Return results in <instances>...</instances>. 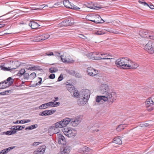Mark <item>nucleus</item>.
I'll return each mask as SVG.
<instances>
[{"label":"nucleus","instance_id":"f257e3e1","mask_svg":"<svg viewBox=\"0 0 154 154\" xmlns=\"http://www.w3.org/2000/svg\"><path fill=\"white\" fill-rule=\"evenodd\" d=\"M115 63L118 67L123 69H135L139 66L137 63L133 62L128 57L118 59Z\"/></svg>","mask_w":154,"mask_h":154},{"label":"nucleus","instance_id":"f03ea898","mask_svg":"<svg viewBox=\"0 0 154 154\" xmlns=\"http://www.w3.org/2000/svg\"><path fill=\"white\" fill-rule=\"evenodd\" d=\"M100 92L104 94L106 97H107V95L111 94L112 96L111 99H112V103H113L114 100L117 97L116 93L115 92H111L109 91V87L108 85L106 84L102 85L100 87Z\"/></svg>","mask_w":154,"mask_h":154},{"label":"nucleus","instance_id":"7ed1b4c3","mask_svg":"<svg viewBox=\"0 0 154 154\" xmlns=\"http://www.w3.org/2000/svg\"><path fill=\"white\" fill-rule=\"evenodd\" d=\"M64 134L69 137L75 136L77 134V131L74 129L71 128L64 129L63 130Z\"/></svg>","mask_w":154,"mask_h":154},{"label":"nucleus","instance_id":"20e7f679","mask_svg":"<svg viewBox=\"0 0 154 154\" xmlns=\"http://www.w3.org/2000/svg\"><path fill=\"white\" fill-rule=\"evenodd\" d=\"M144 49L149 53L152 54L154 53V42L149 41L144 46Z\"/></svg>","mask_w":154,"mask_h":154},{"label":"nucleus","instance_id":"39448f33","mask_svg":"<svg viewBox=\"0 0 154 154\" xmlns=\"http://www.w3.org/2000/svg\"><path fill=\"white\" fill-rule=\"evenodd\" d=\"M60 58L62 61L66 63H71L74 61L71 57L67 54H64L63 55H61L60 56Z\"/></svg>","mask_w":154,"mask_h":154},{"label":"nucleus","instance_id":"423d86ee","mask_svg":"<svg viewBox=\"0 0 154 154\" xmlns=\"http://www.w3.org/2000/svg\"><path fill=\"white\" fill-rule=\"evenodd\" d=\"M82 120V116H79L70 119L71 123L73 127L77 126Z\"/></svg>","mask_w":154,"mask_h":154},{"label":"nucleus","instance_id":"0eeeda50","mask_svg":"<svg viewBox=\"0 0 154 154\" xmlns=\"http://www.w3.org/2000/svg\"><path fill=\"white\" fill-rule=\"evenodd\" d=\"M90 95V91L87 89L82 90L80 94V97H83V99H85L86 100H88Z\"/></svg>","mask_w":154,"mask_h":154},{"label":"nucleus","instance_id":"6e6552de","mask_svg":"<svg viewBox=\"0 0 154 154\" xmlns=\"http://www.w3.org/2000/svg\"><path fill=\"white\" fill-rule=\"evenodd\" d=\"M99 53L97 52H91L88 54L87 56L89 58L94 60H99V59H107L106 57H100L99 56Z\"/></svg>","mask_w":154,"mask_h":154},{"label":"nucleus","instance_id":"1a4fd4ad","mask_svg":"<svg viewBox=\"0 0 154 154\" xmlns=\"http://www.w3.org/2000/svg\"><path fill=\"white\" fill-rule=\"evenodd\" d=\"M87 8L91 9H94L95 10H98L100 9L101 8H102L99 6H95L91 2H89L86 3L83 5V7H82V10H84L83 8Z\"/></svg>","mask_w":154,"mask_h":154},{"label":"nucleus","instance_id":"9d476101","mask_svg":"<svg viewBox=\"0 0 154 154\" xmlns=\"http://www.w3.org/2000/svg\"><path fill=\"white\" fill-rule=\"evenodd\" d=\"M112 96L110 94L108 95L107 97L104 95L98 96L96 97V101L97 102H99L102 100L106 102L108 100H109L111 99Z\"/></svg>","mask_w":154,"mask_h":154},{"label":"nucleus","instance_id":"9b49d317","mask_svg":"<svg viewBox=\"0 0 154 154\" xmlns=\"http://www.w3.org/2000/svg\"><path fill=\"white\" fill-rule=\"evenodd\" d=\"M85 18H82V19H96L100 18L103 19L100 15L97 14H90L85 17Z\"/></svg>","mask_w":154,"mask_h":154},{"label":"nucleus","instance_id":"f8f14e48","mask_svg":"<svg viewBox=\"0 0 154 154\" xmlns=\"http://www.w3.org/2000/svg\"><path fill=\"white\" fill-rule=\"evenodd\" d=\"M87 72L90 76H94L98 74V71L91 67H88Z\"/></svg>","mask_w":154,"mask_h":154},{"label":"nucleus","instance_id":"ddd939ff","mask_svg":"<svg viewBox=\"0 0 154 154\" xmlns=\"http://www.w3.org/2000/svg\"><path fill=\"white\" fill-rule=\"evenodd\" d=\"M92 150L88 147L87 146H82L79 149V152L82 153L87 154L89 152H92Z\"/></svg>","mask_w":154,"mask_h":154},{"label":"nucleus","instance_id":"4468645a","mask_svg":"<svg viewBox=\"0 0 154 154\" xmlns=\"http://www.w3.org/2000/svg\"><path fill=\"white\" fill-rule=\"evenodd\" d=\"M74 23V20H64L60 23V26H71Z\"/></svg>","mask_w":154,"mask_h":154},{"label":"nucleus","instance_id":"2eb2a0df","mask_svg":"<svg viewBox=\"0 0 154 154\" xmlns=\"http://www.w3.org/2000/svg\"><path fill=\"white\" fill-rule=\"evenodd\" d=\"M59 129L56 127V126L53 125L50 127L49 129V133L51 134H58L59 132Z\"/></svg>","mask_w":154,"mask_h":154},{"label":"nucleus","instance_id":"dca6fc26","mask_svg":"<svg viewBox=\"0 0 154 154\" xmlns=\"http://www.w3.org/2000/svg\"><path fill=\"white\" fill-rule=\"evenodd\" d=\"M58 142L59 144L63 145L66 143V140L63 136L60 134H57Z\"/></svg>","mask_w":154,"mask_h":154},{"label":"nucleus","instance_id":"f3484780","mask_svg":"<svg viewBox=\"0 0 154 154\" xmlns=\"http://www.w3.org/2000/svg\"><path fill=\"white\" fill-rule=\"evenodd\" d=\"M55 111V110H45L40 112L39 115L42 116L50 115L54 113Z\"/></svg>","mask_w":154,"mask_h":154},{"label":"nucleus","instance_id":"a211bd4d","mask_svg":"<svg viewBox=\"0 0 154 154\" xmlns=\"http://www.w3.org/2000/svg\"><path fill=\"white\" fill-rule=\"evenodd\" d=\"M50 37V35L48 34H45L42 35L41 37L37 38L35 40V41L36 42H40L42 41L45 40L48 38Z\"/></svg>","mask_w":154,"mask_h":154},{"label":"nucleus","instance_id":"6ab92c4d","mask_svg":"<svg viewBox=\"0 0 154 154\" xmlns=\"http://www.w3.org/2000/svg\"><path fill=\"white\" fill-rule=\"evenodd\" d=\"M87 101L88 100H86L85 99H83V97H80V96L78 99L77 103L79 105H83L85 104Z\"/></svg>","mask_w":154,"mask_h":154},{"label":"nucleus","instance_id":"aec40b11","mask_svg":"<svg viewBox=\"0 0 154 154\" xmlns=\"http://www.w3.org/2000/svg\"><path fill=\"white\" fill-rule=\"evenodd\" d=\"M70 119L69 118H66L61 121L63 127H66L70 122Z\"/></svg>","mask_w":154,"mask_h":154},{"label":"nucleus","instance_id":"412c9836","mask_svg":"<svg viewBox=\"0 0 154 154\" xmlns=\"http://www.w3.org/2000/svg\"><path fill=\"white\" fill-rule=\"evenodd\" d=\"M29 26H30L32 29H34L37 28L39 26L38 24L34 21H31L29 23Z\"/></svg>","mask_w":154,"mask_h":154},{"label":"nucleus","instance_id":"4be33fe9","mask_svg":"<svg viewBox=\"0 0 154 154\" xmlns=\"http://www.w3.org/2000/svg\"><path fill=\"white\" fill-rule=\"evenodd\" d=\"M63 154H68L70 152V147L66 146L64 147L61 152Z\"/></svg>","mask_w":154,"mask_h":154},{"label":"nucleus","instance_id":"5701e85b","mask_svg":"<svg viewBox=\"0 0 154 154\" xmlns=\"http://www.w3.org/2000/svg\"><path fill=\"white\" fill-rule=\"evenodd\" d=\"M25 127L24 126H20L19 125L17 126H14L12 127L10 129H13L14 131L16 130H21L24 128Z\"/></svg>","mask_w":154,"mask_h":154},{"label":"nucleus","instance_id":"b1692460","mask_svg":"<svg viewBox=\"0 0 154 154\" xmlns=\"http://www.w3.org/2000/svg\"><path fill=\"white\" fill-rule=\"evenodd\" d=\"M46 149V146L44 145H43L40 146L37 149L40 154H43L45 152Z\"/></svg>","mask_w":154,"mask_h":154},{"label":"nucleus","instance_id":"393cba45","mask_svg":"<svg viewBox=\"0 0 154 154\" xmlns=\"http://www.w3.org/2000/svg\"><path fill=\"white\" fill-rule=\"evenodd\" d=\"M5 81L7 83L8 86L9 87L13 84L14 80L11 77H9L8 78L7 80Z\"/></svg>","mask_w":154,"mask_h":154},{"label":"nucleus","instance_id":"a878e982","mask_svg":"<svg viewBox=\"0 0 154 154\" xmlns=\"http://www.w3.org/2000/svg\"><path fill=\"white\" fill-rule=\"evenodd\" d=\"M113 142L118 144H121L122 143L121 139L120 137L115 138L113 139Z\"/></svg>","mask_w":154,"mask_h":154},{"label":"nucleus","instance_id":"bb28decb","mask_svg":"<svg viewBox=\"0 0 154 154\" xmlns=\"http://www.w3.org/2000/svg\"><path fill=\"white\" fill-rule=\"evenodd\" d=\"M63 3L65 7L68 8H69L71 3V2H69L68 0L63 1Z\"/></svg>","mask_w":154,"mask_h":154},{"label":"nucleus","instance_id":"cd10ccee","mask_svg":"<svg viewBox=\"0 0 154 154\" xmlns=\"http://www.w3.org/2000/svg\"><path fill=\"white\" fill-rule=\"evenodd\" d=\"M107 20H88L91 21L93 22L96 23H102L104 22H108L107 21Z\"/></svg>","mask_w":154,"mask_h":154},{"label":"nucleus","instance_id":"c85d7f7f","mask_svg":"<svg viewBox=\"0 0 154 154\" xmlns=\"http://www.w3.org/2000/svg\"><path fill=\"white\" fill-rule=\"evenodd\" d=\"M8 87L7 83L5 81L4 82L0 83V88L4 89Z\"/></svg>","mask_w":154,"mask_h":154},{"label":"nucleus","instance_id":"c756f323","mask_svg":"<svg viewBox=\"0 0 154 154\" xmlns=\"http://www.w3.org/2000/svg\"><path fill=\"white\" fill-rule=\"evenodd\" d=\"M126 125L127 124L120 125L116 128V130L117 131H119L123 129L126 126Z\"/></svg>","mask_w":154,"mask_h":154},{"label":"nucleus","instance_id":"7c9ffc66","mask_svg":"<svg viewBox=\"0 0 154 154\" xmlns=\"http://www.w3.org/2000/svg\"><path fill=\"white\" fill-rule=\"evenodd\" d=\"M142 32H140V35H142V37H143L144 38H149L150 39H152L154 40V35H149L148 36L146 35V34H145V35H144L143 34V35L141 33Z\"/></svg>","mask_w":154,"mask_h":154},{"label":"nucleus","instance_id":"2f4dec72","mask_svg":"<svg viewBox=\"0 0 154 154\" xmlns=\"http://www.w3.org/2000/svg\"><path fill=\"white\" fill-rule=\"evenodd\" d=\"M17 133V131H14V130L12 131H8L7 132H4V133L8 135H11L13 134H15Z\"/></svg>","mask_w":154,"mask_h":154},{"label":"nucleus","instance_id":"473e14b6","mask_svg":"<svg viewBox=\"0 0 154 154\" xmlns=\"http://www.w3.org/2000/svg\"><path fill=\"white\" fill-rule=\"evenodd\" d=\"M71 94L73 96L75 97H77L79 94L78 91L76 89H75L73 91L71 92Z\"/></svg>","mask_w":154,"mask_h":154},{"label":"nucleus","instance_id":"72a5a7b5","mask_svg":"<svg viewBox=\"0 0 154 154\" xmlns=\"http://www.w3.org/2000/svg\"><path fill=\"white\" fill-rule=\"evenodd\" d=\"M98 56H99L100 57H106V58L107 59H105L110 60L112 59V58H110L107 55V54H99ZM100 59H99V60Z\"/></svg>","mask_w":154,"mask_h":154},{"label":"nucleus","instance_id":"f704fd0d","mask_svg":"<svg viewBox=\"0 0 154 154\" xmlns=\"http://www.w3.org/2000/svg\"><path fill=\"white\" fill-rule=\"evenodd\" d=\"M69 8L72 9L73 10H78L79 9H80L81 8L78 7L76 5H75L72 3H71V6H70Z\"/></svg>","mask_w":154,"mask_h":154},{"label":"nucleus","instance_id":"c9c22d12","mask_svg":"<svg viewBox=\"0 0 154 154\" xmlns=\"http://www.w3.org/2000/svg\"><path fill=\"white\" fill-rule=\"evenodd\" d=\"M54 125L56 126V127L58 128H61L63 127L61 121L56 122Z\"/></svg>","mask_w":154,"mask_h":154},{"label":"nucleus","instance_id":"e433bc0d","mask_svg":"<svg viewBox=\"0 0 154 154\" xmlns=\"http://www.w3.org/2000/svg\"><path fill=\"white\" fill-rule=\"evenodd\" d=\"M38 126V125L37 124L35 125H31L28 127L26 128H25V130H31L32 129H34V128H36Z\"/></svg>","mask_w":154,"mask_h":154},{"label":"nucleus","instance_id":"4c0bfd02","mask_svg":"<svg viewBox=\"0 0 154 154\" xmlns=\"http://www.w3.org/2000/svg\"><path fill=\"white\" fill-rule=\"evenodd\" d=\"M39 66H34L30 67L29 68H27V69L29 70H38L39 69Z\"/></svg>","mask_w":154,"mask_h":154},{"label":"nucleus","instance_id":"58836bf2","mask_svg":"<svg viewBox=\"0 0 154 154\" xmlns=\"http://www.w3.org/2000/svg\"><path fill=\"white\" fill-rule=\"evenodd\" d=\"M58 71V70L56 68L51 67L49 69V71L51 73L55 72Z\"/></svg>","mask_w":154,"mask_h":154},{"label":"nucleus","instance_id":"ea45409f","mask_svg":"<svg viewBox=\"0 0 154 154\" xmlns=\"http://www.w3.org/2000/svg\"><path fill=\"white\" fill-rule=\"evenodd\" d=\"M31 122V120L29 119H23L19 121L20 124H24L28 123Z\"/></svg>","mask_w":154,"mask_h":154},{"label":"nucleus","instance_id":"a19ab883","mask_svg":"<svg viewBox=\"0 0 154 154\" xmlns=\"http://www.w3.org/2000/svg\"><path fill=\"white\" fill-rule=\"evenodd\" d=\"M0 68L1 69L4 71H9L10 70L13 69L12 68H11V67H5L3 66H1Z\"/></svg>","mask_w":154,"mask_h":154},{"label":"nucleus","instance_id":"79ce46f5","mask_svg":"<svg viewBox=\"0 0 154 154\" xmlns=\"http://www.w3.org/2000/svg\"><path fill=\"white\" fill-rule=\"evenodd\" d=\"M138 2L139 3L143 5L144 6H149V5L146 2H145L143 0H142V1L139 0L138 1Z\"/></svg>","mask_w":154,"mask_h":154},{"label":"nucleus","instance_id":"37998d69","mask_svg":"<svg viewBox=\"0 0 154 154\" xmlns=\"http://www.w3.org/2000/svg\"><path fill=\"white\" fill-rule=\"evenodd\" d=\"M48 6L47 5H46L45 6V5H41L40 6L39 8H36L35 9H34V10H41L43 8H44L48 7Z\"/></svg>","mask_w":154,"mask_h":154},{"label":"nucleus","instance_id":"c03bdc74","mask_svg":"<svg viewBox=\"0 0 154 154\" xmlns=\"http://www.w3.org/2000/svg\"><path fill=\"white\" fill-rule=\"evenodd\" d=\"M25 72V70L24 69H21V70L19 71L18 74H17V75L19 76H21L24 74Z\"/></svg>","mask_w":154,"mask_h":154},{"label":"nucleus","instance_id":"a18cd8bd","mask_svg":"<svg viewBox=\"0 0 154 154\" xmlns=\"http://www.w3.org/2000/svg\"><path fill=\"white\" fill-rule=\"evenodd\" d=\"M36 76V74L35 72L32 73L29 75V78L32 79H34Z\"/></svg>","mask_w":154,"mask_h":154},{"label":"nucleus","instance_id":"49530a36","mask_svg":"<svg viewBox=\"0 0 154 154\" xmlns=\"http://www.w3.org/2000/svg\"><path fill=\"white\" fill-rule=\"evenodd\" d=\"M15 147V146H11V147H8L6 149H5V151H6V154H7V153H8L11 150L14 149Z\"/></svg>","mask_w":154,"mask_h":154},{"label":"nucleus","instance_id":"de8ad7c7","mask_svg":"<svg viewBox=\"0 0 154 154\" xmlns=\"http://www.w3.org/2000/svg\"><path fill=\"white\" fill-rule=\"evenodd\" d=\"M75 89V88L74 87L72 86H70L68 88V90L70 92L71 94V92L73 91Z\"/></svg>","mask_w":154,"mask_h":154},{"label":"nucleus","instance_id":"09e8293b","mask_svg":"<svg viewBox=\"0 0 154 154\" xmlns=\"http://www.w3.org/2000/svg\"><path fill=\"white\" fill-rule=\"evenodd\" d=\"M39 108L40 109H45L47 108V107L45 104V103L43 104L40 106L39 107Z\"/></svg>","mask_w":154,"mask_h":154},{"label":"nucleus","instance_id":"8fccbe9b","mask_svg":"<svg viewBox=\"0 0 154 154\" xmlns=\"http://www.w3.org/2000/svg\"><path fill=\"white\" fill-rule=\"evenodd\" d=\"M94 33L98 35H101L104 33V32H102L100 31H96L94 32Z\"/></svg>","mask_w":154,"mask_h":154},{"label":"nucleus","instance_id":"3c124183","mask_svg":"<svg viewBox=\"0 0 154 154\" xmlns=\"http://www.w3.org/2000/svg\"><path fill=\"white\" fill-rule=\"evenodd\" d=\"M10 90L6 91L4 92H2L0 93L1 95H4L7 94L10 92Z\"/></svg>","mask_w":154,"mask_h":154},{"label":"nucleus","instance_id":"603ef678","mask_svg":"<svg viewBox=\"0 0 154 154\" xmlns=\"http://www.w3.org/2000/svg\"><path fill=\"white\" fill-rule=\"evenodd\" d=\"M148 41L145 40H143L141 41L140 44H142L143 45H144V46L146 45L147 44L146 43Z\"/></svg>","mask_w":154,"mask_h":154},{"label":"nucleus","instance_id":"864d4df0","mask_svg":"<svg viewBox=\"0 0 154 154\" xmlns=\"http://www.w3.org/2000/svg\"><path fill=\"white\" fill-rule=\"evenodd\" d=\"M63 79V75L61 74L58 79L57 81L58 82L62 81Z\"/></svg>","mask_w":154,"mask_h":154},{"label":"nucleus","instance_id":"5fc2aeb1","mask_svg":"<svg viewBox=\"0 0 154 154\" xmlns=\"http://www.w3.org/2000/svg\"><path fill=\"white\" fill-rule=\"evenodd\" d=\"M49 77L50 79H53L55 78V75L54 74H51L49 75Z\"/></svg>","mask_w":154,"mask_h":154},{"label":"nucleus","instance_id":"6e6d98bb","mask_svg":"<svg viewBox=\"0 0 154 154\" xmlns=\"http://www.w3.org/2000/svg\"><path fill=\"white\" fill-rule=\"evenodd\" d=\"M38 79H39L40 80L38 82L36 83V85H40L42 83V79L41 78H39Z\"/></svg>","mask_w":154,"mask_h":154},{"label":"nucleus","instance_id":"4d7b16f0","mask_svg":"<svg viewBox=\"0 0 154 154\" xmlns=\"http://www.w3.org/2000/svg\"><path fill=\"white\" fill-rule=\"evenodd\" d=\"M63 3V1H61L60 2H57L56 3L57 4V6L58 7H60L61 4Z\"/></svg>","mask_w":154,"mask_h":154},{"label":"nucleus","instance_id":"13d9d810","mask_svg":"<svg viewBox=\"0 0 154 154\" xmlns=\"http://www.w3.org/2000/svg\"><path fill=\"white\" fill-rule=\"evenodd\" d=\"M49 106L51 107H54V102L51 101L49 102Z\"/></svg>","mask_w":154,"mask_h":154},{"label":"nucleus","instance_id":"bf43d9fd","mask_svg":"<svg viewBox=\"0 0 154 154\" xmlns=\"http://www.w3.org/2000/svg\"><path fill=\"white\" fill-rule=\"evenodd\" d=\"M53 102H54L53 104H54V107L59 106L60 105V103L59 102H56L55 103V102H54V101Z\"/></svg>","mask_w":154,"mask_h":154},{"label":"nucleus","instance_id":"052dcab7","mask_svg":"<svg viewBox=\"0 0 154 154\" xmlns=\"http://www.w3.org/2000/svg\"><path fill=\"white\" fill-rule=\"evenodd\" d=\"M147 7H149L151 9H154V6L150 4L149 5V6H147Z\"/></svg>","mask_w":154,"mask_h":154},{"label":"nucleus","instance_id":"680f3d73","mask_svg":"<svg viewBox=\"0 0 154 154\" xmlns=\"http://www.w3.org/2000/svg\"><path fill=\"white\" fill-rule=\"evenodd\" d=\"M40 143L39 142H34L33 143V145L35 146H37Z\"/></svg>","mask_w":154,"mask_h":154},{"label":"nucleus","instance_id":"e2e57ef3","mask_svg":"<svg viewBox=\"0 0 154 154\" xmlns=\"http://www.w3.org/2000/svg\"><path fill=\"white\" fill-rule=\"evenodd\" d=\"M33 154H40L37 149V150L34 151L33 152Z\"/></svg>","mask_w":154,"mask_h":154},{"label":"nucleus","instance_id":"0e129e2a","mask_svg":"<svg viewBox=\"0 0 154 154\" xmlns=\"http://www.w3.org/2000/svg\"><path fill=\"white\" fill-rule=\"evenodd\" d=\"M24 78H27L29 76V74L28 73H26L24 75Z\"/></svg>","mask_w":154,"mask_h":154},{"label":"nucleus","instance_id":"69168bd1","mask_svg":"<svg viewBox=\"0 0 154 154\" xmlns=\"http://www.w3.org/2000/svg\"><path fill=\"white\" fill-rule=\"evenodd\" d=\"M0 154H6L5 149L2 150L0 152Z\"/></svg>","mask_w":154,"mask_h":154},{"label":"nucleus","instance_id":"338daca9","mask_svg":"<svg viewBox=\"0 0 154 154\" xmlns=\"http://www.w3.org/2000/svg\"><path fill=\"white\" fill-rule=\"evenodd\" d=\"M58 7V6H57V4L56 3H55L54 5L52 6H49V7L50 8H56Z\"/></svg>","mask_w":154,"mask_h":154},{"label":"nucleus","instance_id":"774afa93","mask_svg":"<svg viewBox=\"0 0 154 154\" xmlns=\"http://www.w3.org/2000/svg\"><path fill=\"white\" fill-rule=\"evenodd\" d=\"M46 54L47 56H51L53 55V53L52 52L50 53H47Z\"/></svg>","mask_w":154,"mask_h":154}]
</instances>
